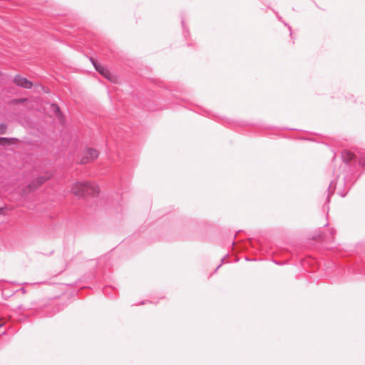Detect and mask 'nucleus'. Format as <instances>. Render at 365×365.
<instances>
[{
  "mask_svg": "<svg viewBox=\"0 0 365 365\" xmlns=\"http://www.w3.org/2000/svg\"><path fill=\"white\" fill-rule=\"evenodd\" d=\"M51 177L52 175L49 173H47L43 175L38 176L28 185L27 189L29 190V192L34 191L46 181L49 180Z\"/></svg>",
  "mask_w": 365,
  "mask_h": 365,
  "instance_id": "7ed1b4c3",
  "label": "nucleus"
},
{
  "mask_svg": "<svg viewBox=\"0 0 365 365\" xmlns=\"http://www.w3.org/2000/svg\"><path fill=\"white\" fill-rule=\"evenodd\" d=\"M99 153L97 150L93 148H87L82 154L81 158L79 160V163L86 164L95 160L98 157Z\"/></svg>",
  "mask_w": 365,
  "mask_h": 365,
  "instance_id": "20e7f679",
  "label": "nucleus"
},
{
  "mask_svg": "<svg viewBox=\"0 0 365 365\" xmlns=\"http://www.w3.org/2000/svg\"><path fill=\"white\" fill-rule=\"evenodd\" d=\"M91 61H92L93 65L94 68H96V70L101 76H103L104 78H106V79H108V81H110L112 83H118V76L112 74L107 68L104 67L103 66H102L100 63H98L97 62H96L93 59H91Z\"/></svg>",
  "mask_w": 365,
  "mask_h": 365,
  "instance_id": "f03ea898",
  "label": "nucleus"
},
{
  "mask_svg": "<svg viewBox=\"0 0 365 365\" xmlns=\"http://www.w3.org/2000/svg\"><path fill=\"white\" fill-rule=\"evenodd\" d=\"M100 194L99 187L91 182H87V186L86 190V196L97 197Z\"/></svg>",
  "mask_w": 365,
  "mask_h": 365,
  "instance_id": "423d86ee",
  "label": "nucleus"
},
{
  "mask_svg": "<svg viewBox=\"0 0 365 365\" xmlns=\"http://www.w3.org/2000/svg\"><path fill=\"white\" fill-rule=\"evenodd\" d=\"M4 209L0 207V215L2 214Z\"/></svg>",
  "mask_w": 365,
  "mask_h": 365,
  "instance_id": "f8f14e48",
  "label": "nucleus"
},
{
  "mask_svg": "<svg viewBox=\"0 0 365 365\" xmlns=\"http://www.w3.org/2000/svg\"><path fill=\"white\" fill-rule=\"evenodd\" d=\"M354 157H355L354 154L349 150H345L342 151V153H341V158H342L343 160L346 163L349 162L350 160L354 159Z\"/></svg>",
  "mask_w": 365,
  "mask_h": 365,
  "instance_id": "6e6552de",
  "label": "nucleus"
},
{
  "mask_svg": "<svg viewBox=\"0 0 365 365\" xmlns=\"http://www.w3.org/2000/svg\"><path fill=\"white\" fill-rule=\"evenodd\" d=\"M26 101L25 99H21L19 101H21V102H24V101Z\"/></svg>",
  "mask_w": 365,
  "mask_h": 365,
  "instance_id": "ddd939ff",
  "label": "nucleus"
},
{
  "mask_svg": "<svg viewBox=\"0 0 365 365\" xmlns=\"http://www.w3.org/2000/svg\"><path fill=\"white\" fill-rule=\"evenodd\" d=\"M2 75V72L0 71V76Z\"/></svg>",
  "mask_w": 365,
  "mask_h": 365,
  "instance_id": "4468645a",
  "label": "nucleus"
},
{
  "mask_svg": "<svg viewBox=\"0 0 365 365\" xmlns=\"http://www.w3.org/2000/svg\"><path fill=\"white\" fill-rule=\"evenodd\" d=\"M27 187H28V185H26L24 188L22 189V190H21L22 195H27L31 192H29V190L27 189Z\"/></svg>",
  "mask_w": 365,
  "mask_h": 365,
  "instance_id": "9b49d317",
  "label": "nucleus"
},
{
  "mask_svg": "<svg viewBox=\"0 0 365 365\" xmlns=\"http://www.w3.org/2000/svg\"><path fill=\"white\" fill-rule=\"evenodd\" d=\"M13 83L19 87L24 88H31L33 86L32 82H31L29 80H28L26 78L23 77L20 75H16L13 78Z\"/></svg>",
  "mask_w": 365,
  "mask_h": 365,
  "instance_id": "39448f33",
  "label": "nucleus"
},
{
  "mask_svg": "<svg viewBox=\"0 0 365 365\" xmlns=\"http://www.w3.org/2000/svg\"><path fill=\"white\" fill-rule=\"evenodd\" d=\"M88 181H75L71 185V193L78 198L86 197V190Z\"/></svg>",
  "mask_w": 365,
  "mask_h": 365,
  "instance_id": "f257e3e1",
  "label": "nucleus"
},
{
  "mask_svg": "<svg viewBox=\"0 0 365 365\" xmlns=\"http://www.w3.org/2000/svg\"><path fill=\"white\" fill-rule=\"evenodd\" d=\"M18 140L14 138L0 137V146L7 147L16 144Z\"/></svg>",
  "mask_w": 365,
  "mask_h": 365,
  "instance_id": "0eeeda50",
  "label": "nucleus"
},
{
  "mask_svg": "<svg viewBox=\"0 0 365 365\" xmlns=\"http://www.w3.org/2000/svg\"><path fill=\"white\" fill-rule=\"evenodd\" d=\"M7 130V125L5 123H0V135L6 133Z\"/></svg>",
  "mask_w": 365,
  "mask_h": 365,
  "instance_id": "9d476101",
  "label": "nucleus"
},
{
  "mask_svg": "<svg viewBox=\"0 0 365 365\" xmlns=\"http://www.w3.org/2000/svg\"><path fill=\"white\" fill-rule=\"evenodd\" d=\"M51 110L55 114L56 118L59 119L62 118L61 111L60 110V108L56 104L51 105Z\"/></svg>",
  "mask_w": 365,
  "mask_h": 365,
  "instance_id": "1a4fd4ad",
  "label": "nucleus"
}]
</instances>
